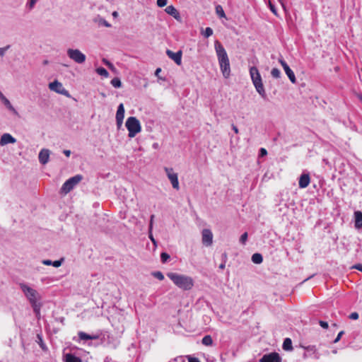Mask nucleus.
Instances as JSON below:
<instances>
[{
  "instance_id": "obj_1",
  "label": "nucleus",
  "mask_w": 362,
  "mask_h": 362,
  "mask_svg": "<svg viewBox=\"0 0 362 362\" xmlns=\"http://www.w3.org/2000/svg\"><path fill=\"white\" fill-rule=\"evenodd\" d=\"M215 50L218 57L221 71L223 76L228 78L230 74V62L227 52L223 46L218 41H216L214 44Z\"/></svg>"
},
{
  "instance_id": "obj_2",
  "label": "nucleus",
  "mask_w": 362,
  "mask_h": 362,
  "mask_svg": "<svg viewBox=\"0 0 362 362\" xmlns=\"http://www.w3.org/2000/svg\"><path fill=\"white\" fill-rule=\"evenodd\" d=\"M167 276L176 286L184 291H189L194 286V280L191 276L174 272H168Z\"/></svg>"
},
{
  "instance_id": "obj_3",
  "label": "nucleus",
  "mask_w": 362,
  "mask_h": 362,
  "mask_svg": "<svg viewBox=\"0 0 362 362\" xmlns=\"http://www.w3.org/2000/svg\"><path fill=\"white\" fill-rule=\"evenodd\" d=\"M20 288L30 303L36 315L40 314V304L37 302L39 293L37 291L25 284H20Z\"/></svg>"
},
{
  "instance_id": "obj_4",
  "label": "nucleus",
  "mask_w": 362,
  "mask_h": 362,
  "mask_svg": "<svg viewBox=\"0 0 362 362\" xmlns=\"http://www.w3.org/2000/svg\"><path fill=\"white\" fill-rule=\"evenodd\" d=\"M250 75L252 81V83L257 90V92L263 98H265L267 95L264 90V87L262 83L261 75L259 70L255 66H252L250 69Z\"/></svg>"
},
{
  "instance_id": "obj_5",
  "label": "nucleus",
  "mask_w": 362,
  "mask_h": 362,
  "mask_svg": "<svg viewBox=\"0 0 362 362\" xmlns=\"http://www.w3.org/2000/svg\"><path fill=\"white\" fill-rule=\"evenodd\" d=\"M125 126L129 132L128 136L129 138L134 137L141 131V123L135 117H128L126 121Z\"/></svg>"
},
{
  "instance_id": "obj_6",
  "label": "nucleus",
  "mask_w": 362,
  "mask_h": 362,
  "mask_svg": "<svg viewBox=\"0 0 362 362\" xmlns=\"http://www.w3.org/2000/svg\"><path fill=\"white\" fill-rule=\"evenodd\" d=\"M82 179L83 176L81 175H76L70 177L62 185L60 189L61 193L64 194H68L82 180Z\"/></svg>"
},
{
  "instance_id": "obj_7",
  "label": "nucleus",
  "mask_w": 362,
  "mask_h": 362,
  "mask_svg": "<svg viewBox=\"0 0 362 362\" xmlns=\"http://www.w3.org/2000/svg\"><path fill=\"white\" fill-rule=\"evenodd\" d=\"M67 55L71 60L77 64H83L86 59V55L78 49H68Z\"/></svg>"
},
{
  "instance_id": "obj_8",
  "label": "nucleus",
  "mask_w": 362,
  "mask_h": 362,
  "mask_svg": "<svg viewBox=\"0 0 362 362\" xmlns=\"http://www.w3.org/2000/svg\"><path fill=\"white\" fill-rule=\"evenodd\" d=\"M48 86L52 91L56 92L66 97H70L69 91L66 90L64 88L62 83L57 80H54L53 82L49 83Z\"/></svg>"
},
{
  "instance_id": "obj_9",
  "label": "nucleus",
  "mask_w": 362,
  "mask_h": 362,
  "mask_svg": "<svg viewBox=\"0 0 362 362\" xmlns=\"http://www.w3.org/2000/svg\"><path fill=\"white\" fill-rule=\"evenodd\" d=\"M164 170L166 173L168 178L170 181L173 187L178 190L180 189V186L177 174L173 171V169L172 168L165 167Z\"/></svg>"
},
{
  "instance_id": "obj_10",
  "label": "nucleus",
  "mask_w": 362,
  "mask_h": 362,
  "mask_svg": "<svg viewBox=\"0 0 362 362\" xmlns=\"http://www.w3.org/2000/svg\"><path fill=\"white\" fill-rule=\"evenodd\" d=\"M279 62L282 66L286 74L288 76V77L290 79V81H291V83H296V78L295 74H294L293 71L290 69V67L288 66L287 63L284 60L283 58L279 59Z\"/></svg>"
},
{
  "instance_id": "obj_11",
  "label": "nucleus",
  "mask_w": 362,
  "mask_h": 362,
  "mask_svg": "<svg viewBox=\"0 0 362 362\" xmlns=\"http://www.w3.org/2000/svg\"><path fill=\"white\" fill-rule=\"evenodd\" d=\"M202 241L205 246H211L213 243V233L209 229H204L202 232Z\"/></svg>"
},
{
  "instance_id": "obj_12",
  "label": "nucleus",
  "mask_w": 362,
  "mask_h": 362,
  "mask_svg": "<svg viewBox=\"0 0 362 362\" xmlns=\"http://www.w3.org/2000/svg\"><path fill=\"white\" fill-rule=\"evenodd\" d=\"M305 349V353L303 354V358H306L308 357L313 356L315 359H318L320 358V354L317 352V350L315 346H308L303 347Z\"/></svg>"
},
{
  "instance_id": "obj_13",
  "label": "nucleus",
  "mask_w": 362,
  "mask_h": 362,
  "mask_svg": "<svg viewBox=\"0 0 362 362\" xmlns=\"http://www.w3.org/2000/svg\"><path fill=\"white\" fill-rule=\"evenodd\" d=\"M116 122L118 128H120L124 117V107L122 103L119 104L116 113Z\"/></svg>"
},
{
  "instance_id": "obj_14",
  "label": "nucleus",
  "mask_w": 362,
  "mask_h": 362,
  "mask_svg": "<svg viewBox=\"0 0 362 362\" xmlns=\"http://www.w3.org/2000/svg\"><path fill=\"white\" fill-rule=\"evenodd\" d=\"M260 362H281V358L279 354L274 352L269 354L264 355L261 359Z\"/></svg>"
},
{
  "instance_id": "obj_15",
  "label": "nucleus",
  "mask_w": 362,
  "mask_h": 362,
  "mask_svg": "<svg viewBox=\"0 0 362 362\" xmlns=\"http://www.w3.org/2000/svg\"><path fill=\"white\" fill-rule=\"evenodd\" d=\"M167 55L173 60L177 65H180L182 63V51L173 52V51L168 49L166 51Z\"/></svg>"
},
{
  "instance_id": "obj_16",
  "label": "nucleus",
  "mask_w": 362,
  "mask_h": 362,
  "mask_svg": "<svg viewBox=\"0 0 362 362\" xmlns=\"http://www.w3.org/2000/svg\"><path fill=\"white\" fill-rule=\"evenodd\" d=\"M50 151L47 148H42L38 156L39 161L41 164L45 165L48 163Z\"/></svg>"
},
{
  "instance_id": "obj_17",
  "label": "nucleus",
  "mask_w": 362,
  "mask_h": 362,
  "mask_svg": "<svg viewBox=\"0 0 362 362\" xmlns=\"http://www.w3.org/2000/svg\"><path fill=\"white\" fill-rule=\"evenodd\" d=\"M16 141V139L12 136L10 134L5 133L4 134L0 139V145L4 146L8 144H14Z\"/></svg>"
},
{
  "instance_id": "obj_18",
  "label": "nucleus",
  "mask_w": 362,
  "mask_h": 362,
  "mask_svg": "<svg viewBox=\"0 0 362 362\" xmlns=\"http://www.w3.org/2000/svg\"><path fill=\"white\" fill-rule=\"evenodd\" d=\"M310 176L308 174H302L299 178V187L300 188H305L307 187L310 184Z\"/></svg>"
},
{
  "instance_id": "obj_19",
  "label": "nucleus",
  "mask_w": 362,
  "mask_h": 362,
  "mask_svg": "<svg viewBox=\"0 0 362 362\" xmlns=\"http://www.w3.org/2000/svg\"><path fill=\"white\" fill-rule=\"evenodd\" d=\"M165 11L173 16L175 19H178L180 18V13L179 12L177 11V10L172 5L170 6H168L165 9Z\"/></svg>"
},
{
  "instance_id": "obj_20",
  "label": "nucleus",
  "mask_w": 362,
  "mask_h": 362,
  "mask_svg": "<svg viewBox=\"0 0 362 362\" xmlns=\"http://www.w3.org/2000/svg\"><path fill=\"white\" fill-rule=\"evenodd\" d=\"M355 215V228L357 229L362 228V212L357 211Z\"/></svg>"
},
{
  "instance_id": "obj_21",
  "label": "nucleus",
  "mask_w": 362,
  "mask_h": 362,
  "mask_svg": "<svg viewBox=\"0 0 362 362\" xmlns=\"http://www.w3.org/2000/svg\"><path fill=\"white\" fill-rule=\"evenodd\" d=\"M0 100L1 102L4 104V105L9 110H14V108L10 101L4 96V95L2 93V92L0 90Z\"/></svg>"
},
{
  "instance_id": "obj_22",
  "label": "nucleus",
  "mask_w": 362,
  "mask_h": 362,
  "mask_svg": "<svg viewBox=\"0 0 362 362\" xmlns=\"http://www.w3.org/2000/svg\"><path fill=\"white\" fill-rule=\"evenodd\" d=\"M78 337L81 340L96 339L98 338L96 335H90L83 332H78Z\"/></svg>"
},
{
  "instance_id": "obj_23",
  "label": "nucleus",
  "mask_w": 362,
  "mask_h": 362,
  "mask_svg": "<svg viewBox=\"0 0 362 362\" xmlns=\"http://www.w3.org/2000/svg\"><path fill=\"white\" fill-rule=\"evenodd\" d=\"M64 357L65 362H82L79 357H77L72 354H66Z\"/></svg>"
},
{
  "instance_id": "obj_24",
  "label": "nucleus",
  "mask_w": 362,
  "mask_h": 362,
  "mask_svg": "<svg viewBox=\"0 0 362 362\" xmlns=\"http://www.w3.org/2000/svg\"><path fill=\"white\" fill-rule=\"evenodd\" d=\"M282 346L285 351H291L293 349L291 339L290 338H286L284 341Z\"/></svg>"
},
{
  "instance_id": "obj_25",
  "label": "nucleus",
  "mask_w": 362,
  "mask_h": 362,
  "mask_svg": "<svg viewBox=\"0 0 362 362\" xmlns=\"http://www.w3.org/2000/svg\"><path fill=\"white\" fill-rule=\"evenodd\" d=\"M252 261L255 264H261L263 261L262 255L259 253H255L252 256Z\"/></svg>"
},
{
  "instance_id": "obj_26",
  "label": "nucleus",
  "mask_w": 362,
  "mask_h": 362,
  "mask_svg": "<svg viewBox=\"0 0 362 362\" xmlns=\"http://www.w3.org/2000/svg\"><path fill=\"white\" fill-rule=\"evenodd\" d=\"M202 344L205 346H211L213 344V339L210 335H206L202 339Z\"/></svg>"
},
{
  "instance_id": "obj_27",
  "label": "nucleus",
  "mask_w": 362,
  "mask_h": 362,
  "mask_svg": "<svg viewBox=\"0 0 362 362\" xmlns=\"http://www.w3.org/2000/svg\"><path fill=\"white\" fill-rule=\"evenodd\" d=\"M96 72L98 74H99L102 76H104L105 78L108 77V76H109L107 71L103 67L97 68Z\"/></svg>"
},
{
  "instance_id": "obj_28",
  "label": "nucleus",
  "mask_w": 362,
  "mask_h": 362,
  "mask_svg": "<svg viewBox=\"0 0 362 362\" xmlns=\"http://www.w3.org/2000/svg\"><path fill=\"white\" fill-rule=\"evenodd\" d=\"M110 83L113 87L117 88H119L122 86V82L120 79L117 77L112 78Z\"/></svg>"
},
{
  "instance_id": "obj_29",
  "label": "nucleus",
  "mask_w": 362,
  "mask_h": 362,
  "mask_svg": "<svg viewBox=\"0 0 362 362\" xmlns=\"http://www.w3.org/2000/svg\"><path fill=\"white\" fill-rule=\"evenodd\" d=\"M271 75L275 78H279L281 77V71L277 68H273L271 71Z\"/></svg>"
},
{
  "instance_id": "obj_30",
  "label": "nucleus",
  "mask_w": 362,
  "mask_h": 362,
  "mask_svg": "<svg viewBox=\"0 0 362 362\" xmlns=\"http://www.w3.org/2000/svg\"><path fill=\"white\" fill-rule=\"evenodd\" d=\"M216 12L217 15L221 18H224L226 16L223 9L222 6L220 5H218L216 6Z\"/></svg>"
},
{
  "instance_id": "obj_31",
  "label": "nucleus",
  "mask_w": 362,
  "mask_h": 362,
  "mask_svg": "<svg viewBox=\"0 0 362 362\" xmlns=\"http://www.w3.org/2000/svg\"><path fill=\"white\" fill-rule=\"evenodd\" d=\"M152 275L155 278L158 279L160 281H162V280L164 279V275L163 274V273L161 272H159V271L154 272L152 273Z\"/></svg>"
},
{
  "instance_id": "obj_32",
  "label": "nucleus",
  "mask_w": 362,
  "mask_h": 362,
  "mask_svg": "<svg viewBox=\"0 0 362 362\" xmlns=\"http://www.w3.org/2000/svg\"><path fill=\"white\" fill-rule=\"evenodd\" d=\"M212 35H213V30L209 27L206 28L203 33V35L206 38L210 37Z\"/></svg>"
},
{
  "instance_id": "obj_33",
  "label": "nucleus",
  "mask_w": 362,
  "mask_h": 362,
  "mask_svg": "<svg viewBox=\"0 0 362 362\" xmlns=\"http://www.w3.org/2000/svg\"><path fill=\"white\" fill-rule=\"evenodd\" d=\"M170 257V255L166 252H162L160 255V259L163 263L167 262Z\"/></svg>"
},
{
  "instance_id": "obj_34",
  "label": "nucleus",
  "mask_w": 362,
  "mask_h": 362,
  "mask_svg": "<svg viewBox=\"0 0 362 362\" xmlns=\"http://www.w3.org/2000/svg\"><path fill=\"white\" fill-rule=\"evenodd\" d=\"M247 237H248V235H247V232H245L243 234H242V235L240 238V243L242 245H245V243L247 242Z\"/></svg>"
},
{
  "instance_id": "obj_35",
  "label": "nucleus",
  "mask_w": 362,
  "mask_h": 362,
  "mask_svg": "<svg viewBox=\"0 0 362 362\" xmlns=\"http://www.w3.org/2000/svg\"><path fill=\"white\" fill-rule=\"evenodd\" d=\"M37 1V0H29V1L27 4V6L30 10H31L34 8Z\"/></svg>"
},
{
  "instance_id": "obj_36",
  "label": "nucleus",
  "mask_w": 362,
  "mask_h": 362,
  "mask_svg": "<svg viewBox=\"0 0 362 362\" xmlns=\"http://www.w3.org/2000/svg\"><path fill=\"white\" fill-rule=\"evenodd\" d=\"M168 4V0H157V5L158 7H164Z\"/></svg>"
},
{
  "instance_id": "obj_37",
  "label": "nucleus",
  "mask_w": 362,
  "mask_h": 362,
  "mask_svg": "<svg viewBox=\"0 0 362 362\" xmlns=\"http://www.w3.org/2000/svg\"><path fill=\"white\" fill-rule=\"evenodd\" d=\"M269 6L271 11L276 16H277V11L274 6V5L271 2V1H269Z\"/></svg>"
},
{
  "instance_id": "obj_38",
  "label": "nucleus",
  "mask_w": 362,
  "mask_h": 362,
  "mask_svg": "<svg viewBox=\"0 0 362 362\" xmlns=\"http://www.w3.org/2000/svg\"><path fill=\"white\" fill-rule=\"evenodd\" d=\"M9 47H10V45H7L4 47H1L0 48V57L4 56L6 52L9 49Z\"/></svg>"
},
{
  "instance_id": "obj_39",
  "label": "nucleus",
  "mask_w": 362,
  "mask_h": 362,
  "mask_svg": "<svg viewBox=\"0 0 362 362\" xmlns=\"http://www.w3.org/2000/svg\"><path fill=\"white\" fill-rule=\"evenodd\" d=\"M62 262H63L62 259L60 260L54 261V262H52V266L54 267H59L62 265Z\"/></svg>"
},
{
  "instance_id": "obj_40",
  "label": "nucleus",
  "mask_w": 362,
  "mask_h": 362,
  "mask_svg": "<svg viewBox=\"0 0 362 362\" xmlns=\"http://www.w3.org/2000/svg\"><path fill=\"white\" fill-rule=\"evenodd\" d=\"M359 317L358 313L356 312L352 313L349 315V318L351 320H358Z\"/></svg>"
},
{
  "instance_id": "obj_41",
  "label": "nucleus",
  "mask_w": 362,
  "mask_h": 362,
  "mask_svg": "<svg viewBox=\"0 0 362 362\" xmlns=\"http://www.w3.org/2000/svg\"><path fill=\"white\" fill-rule=\"evenodd\" d=\"M154 218H155V216L153 214H152L150 217L149 230H151V231H152V229H153Z\"/></svg>"
},
{
  "instance_id": "obj_42",
  "label": "nucleus",
  "mask_w": 362,
  "mask_h": 362,
  "mask_svg": "<svg viewBox=\"0 0 362 362\" xmlns=\"http://www.w3.org/2000/svg\"><path fill=\"white\" fill-rule=\"evenodd\" d=\"M344 334V331L339 332V334H337L336 339L334 340V343L338 342Z\"/></svg>"
},
{
  "instance_id": "obj_43",
  "label": "nucleus",
  "mask_w": 362,
  "mask_h": 362,
  "mask_svg": "<svg viewBox=\"0 0 362 362\" xmlns=\"http://www.w3.org/2000/svg\"><path fill=\"white\" fill-rule=\"evenodd\" d=\"M37 338H38V339H39V340H40V341H39V344H40V347H41L43 350H45V349H46L45 345V344L43 343L42 339L41 337H40L39 334L37 335Z\"/></svg>"
},
{
  "instance_id": "obj_44",
  "label": "nucleus",
  "mask_w": 362,
  "mask_h": 362,
  "mask_svg": "<svg viewBox=\"0 0 362 362\" xmlns=\"http://www.w3.org/2000/svg\"><path fill=\"white\" fill-rule=\"evenodd\" d=\"M319 324H320V325L322 328H324V329H327V328H328V327H329V326H328V323H327V322H325V321H322V320H320V321L319 322Z\"/></svg>"
},
{
  "instance_id": "obj_45",
  "label": "nucleus",
  "mask_w": 362,
  "mask_h": 362,
  "mask_svg": "<svg viewBox=\"0 0 362 362\" xmlns=\"http://www.w3.org/2000/svg\"><path fill=\"white\" fill-rule=\"evenodd\" d=\"M353 268L362 272V264H355L354 266H353Z\"/></svg>"
},
{
  "instance_id": "obj_46",
  "label": "nucleus",
  "mask_w": 362,
  "mask_h": 362,
  "mask_svg": "<svg viewBox=\"0 0 362 362\" xmlns=\"http://www.w3.org/2000/svg\"><path fill=\"white\" fill-rule=\"evenodd\" d=\"M42 264L45 265H52V261L49 259H45L42 261Z\"/></svg>"
},
{
  "instance_id": "obj_47",
  "label": "nucleus",
  "mask_w": 362,
  "mask_h": 362,
  "mask_svg": "<svg viewBox=\"0 0 362 362\" xmlns=\"http://www.w3.org/2000/svg\"><path fill=\"white\" fill-rule=\"evenodd\" d=\"M267 154V150H266L265 148H262L260 149V156H266Z\"/></svg>"
},
{
  "instance_id": "obj_48",
  "label": "nucleus",
  "mask_w": 362,
  "mask_h": 362,
  "mask_svg": "<svg viewBox=\"0 0 362 362\" xmlns=\"http://www.w3.org/2000/svg\"><path fill=\"white\" fill-rule=\"evenodd\" d=\"M170 362H184V358L182 357H178Z\"/></svg>"
},
{
  "instance_id": "obj_49",
  "label": "nucleus",
  "mask_w": 362,
  "mask_h": 362,
  "mask_svg": "<svg viewBox=\"0 0 362 362\" xmlns=\"http://www.w3.org/2000/svg\"><path fill=\"white\" fill-rule=\"evenodd\" d=\"M149 238L151 240V241L153 243L154 245H156V240L153 237L152 231L149 230Z\"/></svg>"
},
{
  "instance_id": "obj_50",
  "label": "nucleus",
  "mask_w": 362,
  "mask_h": 362,
  "mask_svg": "<svg viewBox=\"0 0 362 362\" xmlns=\"http://www.w3.org/2000/svg\"><path fill=\"white\" fill-rule=\"evenodd\" d=\"M161 71V69L160 68H158L156 69V71H155V75L158 78H160V76H159V73Z\"/></svg>"
},
{
  "instance_id": "obj_51",
  "label": "nucleus",
  "mask_w": 362,
  "mask_h": 362,
  "mask_svg": "<svg viewBox=\"0 0 362 362\" xmlns=\"http://www.w3.org/2000/svg\"><path fill=\"white\" fill-rule=\"evenodd\" d=\"M102 24L104 25L105 27H110V24L107 23L105 20L102 21Z\"/></svg>"
},
{
  "instance_id": "obj_52",
  "label": "nucleus",
  "mask_w": 362,
  "mask_h": 362,
  "mask_svg": "<svg viewBox=\"0 0 362 362\" xmlns=\"http://www.w3.org/2000/svg\"><path fill=\"white\" fill-rule=\"evenodd\" d=\"M232 129L235 132V134H238L239 132L238 129L235 125L232 124Z\"/></svg>"
},
{
  "instance_id": "obj_53",
  "label": "nucleus",
  "mask_w": 362,
  "mask_h": 362,
  "mask_svg": "<svg viewBox=\"0 0 362 362\" xmlns=\"http://www.w3.org/2000/svg\"><path fill=\"white\" fill-rule=\"evenodd\" d=\"M63 153L65 154V156H66L67 157H69L70 155H71V151L70 150H64L63 151Z\"/></svg>"
},
{
  "instance_id": "obj_54",
  "label": "nucleus",
  "mask_w": 362,
  "mask_h": 362,
  "mask_svg": "<svg viewBox=\"0 0 362 362\" xmlns=\"http://www.w3.org/2000/svg\"><path fill=\"white\" fill-rule=\"evenodd\" d=\"M189 362H199V361L195 358H189Z\"/></svg>"
},
{
  "instance_id": "obj_55",
  "label": "nucleus",
  "mask_w": 362,
  "mask_h": 362,
  "mask_svg": "<svg viewBox=\"0 0 362 362\" xmlns=\"http://www.w3.org/2000/svg\"><path fill=\"white\" fill-rule=\"evenodd\" d=\"M219 268H220L221 269H224V268H225V264H224V263L221 264L219 265Z\"/></svg>"
},
{
  "instance_id": "obj_56",
  "label": "nucleus",
  "mask_w": 362,
  "mask_h": 362,
  "mask_svg": "<svg viewBox=\"0 0 362 362\" xmlns=\"http://www.w3.org/2000/svg\"><path fill=\"white\" fill-rule=\"evenodd\" d=\"M158 144L157 143H155V144H153V147L154 148H158Z\"/></svg>"
},
{
  "instance_id": "obj_57",
  "label": "nucleus",
  "mask_w": 362,
  "mask_h": 362,
  "mask_svg": "<svg viewBox=\"0 0 362 362\" xmlns=\"http://www.w3.org/2000/svg\"><path fill=\"white\" fill-rule=\"evenodd\" d=\"M279 1H280V3H281V4L282 7L285 9V5H284V4L281 1V0H279Z\"/></svg>"
},
{
  "instance_id": "obj_58",
  "label": "nucleus",
  "mask_w": 362,
  "mask_h": 362,
  "mask_svg": "<svg viewBox=\"0 0 362 362\" xmlns=\"http://www.w3.org/2000/svg\"><path fill=\"white\" fill-rule=\"evenodd\" d=\"M358 98L360 99V100L362 102V95L361 94H359L358 95Z\"/></svg>"
},
{
  "instance_id": "obj_59",
  "label": "nucleus",
  "mask_w": 362,
  "mask_h": 362,
  "mask_svg": "<svg viewBox=\"0 0 362 362\" xmlns=\"http://www.w3.org/2000/svg\"><path fill=\"white\" fill-rule=\"evenodd\" d=\"M113 16H117V11H114L113 13H112Z\"/></svg>"
},
{
  "instance_id": "obj_60",
  "label": "nucleus",
  "mask_w": 362,
  "mask_h": 362,
  "mask_svg": "<svg viewBox=\"0 0 362 362\" xmlns=\"http://www.w3.org/2000/svg\"><path fill=\"white\" fill-rule=\"evenodd\" d=\"M107 66L110 68H112V64L110 62L107 64Z\"/></svg>"
},
{
  "instance_id": "obj_61",
  "label": "nucleus",
  "mask_w": 362,
  "mask_h": 362,
  "mask_svg": "<svg viewBox=\"0 0 362 362\" xmlns=\"http://www.w3.org/2000/svg\"><path fill=\"white\" fill-rule=\"evenodd\" d=\"M103 62H104L107 65V64L109 63V62H108V61H107V60H105V59H104V60H103Z\"/></svg>"
}]
</instances>
